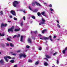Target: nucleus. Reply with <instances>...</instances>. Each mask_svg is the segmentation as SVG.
<instances>
[{"mask_svg":"<svg viewBox=\"0 0 67 67\" xmlns=\"http://www.w3.org/2000/svg\"><path fill=\"white\" fill-rule=\"evenodd\" d=\"M18 4H19V2L16 1H14L13 3V5L15 7H16Z\"/></svg>","mask_w":67,"mask_h":67,"instance_id":"f257e3e1","label":"nucleus"},{"mask_svg":"<svg viewBox=\"0 0 67 67\" xmlns=\"http://www.w3.org/2000/svg\"><path fill=\"white\" fill-rule=\"evenodd\" d=\"M14 29V26H12L10 29H9L8 30V32H10V31H11L12 32H13V30Z\"/></svg>","mask_w":67,"mask_h":67,"instance_id":"f03ea898","label":"nucleus"},{"mask_svg":"<svg viewBox=\"0 0 67 67\" xmlns=\"http://www.w3.org/2000/svg\"><path fill=\"white\" fill-rule=\"evenodd\" d=\"M10 13H12L13 15H16L15 12V11H14L11 10L10 11Z\"/></svg>","mask_w":67,"mask_h":67,"instance_id":"7ed1b4c3","label":"nucleus"},{"mask_svg":"<svg viewBox=\"0 0 67 67\" xmlns=\"http://www.w3.org/2000/svg\"><path fill=\"white\" fill-rule=\"evenodd\" d=\"M42 22H41V24H45V20H44L43 18H42Z\"/></svg>","mask_w":67,"mask_h":67,"instance_id":"20e7f679","label":"nucleus"},{"mask_svg":"<svg viewBox=\"0 0 67 67\" xmlns=\"http://www.w3.org/2000/svg\"><path fill=\"white\" fill-rule=\"evenodd\" d=\"M66 50H67V47H66L65 49L63 50V53L64 54H65L66 51Z\"/></svg>","mask_w":67,"mask_h":67,"instance_id":"39448f33","label":"nucleus"},{"mask_svg":"<svg viewBox=\"0 0 67 67\" xmlns=\"http://www.w3.org/2000/svg\"><path fill=\"white\" fill-rule=\"evenodd\" d=\"M28 41L29 43H32V39L30 38L28 39Z\"/></svg>","mask_w":67,"mask_h":67,"instance_id":"423d86ee","label":"nucleus"},{"mask_svg":"<svg viewBox=\"0 0 67 67\" xmlns=\"http://www.w3.org/2000/svg\"><path fill=\"white\" fill-rule=\"evenodd\" d=\"M7 25V24H5L4 25L2 23L1 24V27H3V26H6Z\"/></svg>","mask_w":67,"mask_h":67,"instance_id":"0eeeda50","label":"nucleus"},{"mask_svg":"<svg viewBox=\"0 0 67 67\" xmlns=\"http://www.w3.org/2000/svg\"><path fill=\"white\" fill-rule=\"evenodd\" d=\"M35 3L36 5H39V6H41V4L38 3H37V2H35Z\"/></svg>","mask_w":67,"mask_h":67,"instance_id":"6e6552de","label":"nucleus"},{"mask_svg":"<svg viewBox=\"0 0 67 67\" xmlns=\"http://www.w3.org/2000/svg\"><path fill=\"white\" fill-rule=\"evenodd\" d=\"M20 29H14V31L15 32H18V31H20Z\"/></svg>","mask_w":67,"mask_h":67,"instance_id":"1a4fd4ad","label":"nucleus"},{"mask_svg":"<svg viewBox=\"0 0 67 67\" xmlns=\"http://www.w3.org/2000/svg\"><path fill=\"white\" fill-rule=\"evenodd\" d=\"M0 63H1L2 65H3V63H4V62H3V60H1L0 61Z\"/></svg>","mask_w":67,"mask_h":67,"instance_id":"9d476101","label":"nucleus"},{"mask_svg":"<svg viewBox=\"0 0 67 67\" xmlns=\"http://www.w3.org/2000/svg\"><path fill=\"white\" fill-rule=\"evenodd\" d=\"M9 45L11 47H13L14 46V45L11 43H9Z\"/></svg>","mask_w":67,"mask_h":67,"instance_id":"9b49d317","label":"nucleus"},{"mask_svg":"<svg viewBox=\"0 0 67 67\" xmlns=\"http://www.w3.org/2000/svg\"><path fill=\"white\" fill-rule=\"evenodd\" d=\"M43 39L45 40H48L49 39V37H43Z\"/></svg>","mask_w":67,"mask_h":67,"instance_id":"f8f14e48","label":"nucleus"},{"mask_svg":"<svg viewBox=\"0 0 67 67\" xmlns=\"http://www.w3.org/2000/svg\"><path fill=\"white\" fill-rule=\"evenodd\" d=\"M23 36H21L20 41L21 42H23Z\"/></svg>","mask_w":67,"mask_h":67,"instance_id":"ddd939ff","label":"nucleus"},{"mask_svg":"<svg viewBox=\"0 0 67 67\" xmlns=\"http://www.w3.org/2000/svg\"><path fill=\"white\" fill-rule=\"evenodd\" d=\"M44 65L46 66H47V65H48V63H47V62H45L44 63Z\"/></svg>","mask_w":67,"mask_h":67,"instance_id":"4468645a","label":"nucleus"},{"mask_svg":"<svg viewBox=\"0 0 67 67\" xmlns=\"http://www.w3.org/2000/svg\"><path fill=\"white\" fill-rule=\"evenodd\" d=\"M49 37L50 38V40H51L52 42H53V40L52 39V36H49Z\"/></svg>","mask_w":67,"mask_h":67,"instance_id":"2eb2a0df","label":"nucleus"},{"mask_svg":"<svg viewBox=\"0 0 67 67\" xmlns=\"http://www.w3.org/2000/svg\"><path fill=\"white\" fill-rule=\"evenodd\" d=\"M46 57L47 58H51V57L49 56V55H46Z\"/></svg>","mask_w":67,"mask_h":67,"instance_id":"dca6fc26","label":"nucleus"},{"mask_svg":"<svg viewBox=\"0 0 67 67\" xmlns=\"http://www.w3.org/2000/svg\"><path fill=\"white\" fill-rule=\"evenodd\" d=\"M19 56L20 58H21V57H22L23 56L22 54H19Z\"/></svg>","mask_w":67,"mask_h":67,"instance_id":"f3484780","label":"nucleus"},{"mask_svg":"<svg viewBox=\"0 0 67 67\" xmlns=\"http://www.w3.org/2000/svg\"><path fill=\"white\" fill-rule=\"evenodd\" d=\"M37 14L38 16H40V15H41V13L40 12H38Z\"/></svg>","mask_w":67,"mask_h":67,"instance_id":"a211bd4d","label":"nucleus"},{"mask_svg":"<svg viewBox=\"0 0 67 67\" xmlns=\"http://www.w3.org/2000/svg\"><path fill=\"white\" fill-rule=\"evenodd\" d=\"M32 5L33 7L35 6V2H33L32 4Z\"/></svg>","mask_w":67,"mask_h":67,"instance_id":"6ab92c4d","label":"nucleus"},{"mask_svg":"<svg viewBox=\"0 0 67 67\" xmlns=\"http://www.w3.org/2000/svg\"><path fill=\"white\" fill-rule=\"evenodd\" d=\"M0 36H4V33H3V34L2 35L0 33Z\"/></svg>","mask_w":67,"mask_h":67,"instance_id":"aec40b11","label":"nucleus"},{"mask_svg":"<svg viewBox=\"0 0 67 67\" xmlns=\"http://www.w3.org/2000/svg\"><path fill=\"white\" fill-rule=\"evenodd\" d=\"M37 11H38V10L37 9H35L34 10V12H37Z\"/></svg>","mask_w":67,"mask_h":67,"instance_id":"412c9836","label":"nucleus"},{"mask_svg":"<svg viewBox=\"0 0 67 67\" xmlns=\"http://www.w3.org/2000/svg\"><path fill=\"white\" fill-rule=\"evenodd\" d=\"M10 62L12 63H14V61L13 60H12L10 61Z\"/></svg>","mask_w":67,"mask_h":67,"instance_id":"4be33fe9","label":"nucleus"},{"mask_svg":"<svg viewBox=\"0 0 67 67\" xmlns=\"http://www.w3.org/2000/svg\"><path fill=\"white\" fill-rule=\"evenodd\" d=\"M41 14L42 15H43L45 14V12H41Z\"/></svg>","mask_w":67,"mask_h":67,"instance_id":"5701e85b","label":"nucleus"},{"mask_svg":"<svg viewBox=\"0 0 67 67\" xmlns=\"http://www.w3.org/2000/svg\"><path fill=\"white\" fill-rule=\"evenodd\" d=\"M45 31H46V30L45 29V30H43L42 31V33H43V34L44 33V32H45Z\"/></svg>","mask_w":67,"mask_h":67,"instance_id":"b1692460","label":"nucleus"},{"mask_svg":"<svg viewBox=\"0 0 67 67\" xmlns=\"http://www.w3.org/2000/svg\"><path fill=\"white\" fill-rule=\"evenodd\" d=\"M57 54V52H56L55 53H54L53 54V56H55V55H56V54Z\"/></svg>","mask_w":67,"mask_h":67,"instance_id":"393cba45","label":"nucleus"},{"mask_svg":"<svg viewBox=\"0 0 67 67\" xmlns=\"http://www.w3.org/2000/svg\"><path fill=\"white\" fill-rule=\"evenodd\" d=\"M31 18L33 19H35V17L34 16H32Z\"/></svg>","mask_w":67,"mask_h":67,"instance_id":"a878e982","label":"nucleus"},{"mask_svg":"<svg viewBox=\"0 0 67 67\" xmlns=\"http://www.w3.org/2000/svg\"><path fill=\"white\" fill-rule=\"evenodd\" d=\"M7 58H9V59H11V57L9 56H7Z\"/></svg>","mask_w":67,"mask_h":67,"instance_id":"bb28decb","label":"nucleus"},{"mask_svg":"<svg viewBox=\"0 0 67 67\" xmlns=\"http://www.w3.org/2000/svg\"><path fill=\"white\" fill-rule=\"evenodd\" d=\"M7 40L8 41H11V40L9 38H7Z\"/></svg>","mask_w":67,"mask_h":67,"instance_id":"cd10ccee","label":"nucleus"},{"mask_svg":"<svg viewBox=\"0 0 67 67\" xmlns=\"http://www.w3.org/2000/svg\"><path fill=\"white\" fill-rule=\"evenodd\" d=\"M20 36V35L18 34V36H17L16 37L17 38L19 37Z\"/></svg>","mask_w":67,"mask_h":67,"instance_id":"c85d7f7f","label":"nucleus"},{"mask_svg":"<svg viewBox=\"0 0 67 67\" xmlns=\"http://www.w3.org/2000/svg\"><path fill=\"white\" fill-rule=\"evenodd\" d=\"M23 56L24 57H26V55L23 54Z\"/></svg>","mask_w":67,"mask_h":67,"instance_id":"c756f323","label":"nucleus"},{"mask_svg":"<svg viewBox=\"0 0 67 67\" xmlns=\"http://www.w3.org/2000/svg\"><path fill=\"white\" fill-rule=\"evenodd\" d=\"M23 22H22L21 23V26H23Z\"/></svg>","mask_w":67,"mask_h":67,"instance_id":"7c9ffc66","label":"nucleus"},{"mask_svg":"<svg viewBox=\"0 0 67 67\" xmlns=\"http://www.w3.org/2000/svg\"><path fill=\"white\" fill-rule=\"evenodd\" d=\"M39 51H41L42 50V47H40L39 48Z\"/></svg>","mask_w":67,"mask_h":67,"instance_id":"2f4dec72","label":"nucleus"},{"mask_svg":"<svg viewBox=\"0 0 67 67\" xmlns=\"http://www.w3.org/2000/svg\"><path fill=\"white\" fill-rule=\"evenodd\" d=\"M38 64V62H37L35 64V65H37V64Z\"/></svg>","mask_w":67,"mask_h":67,"instance_id":"473e14b6","label":"nucleus"},{"mask_svg":"<svg viewBox=\"0 0 67 67\" xmlns=\"http://www.w3.org/2000/svg\"><path fill=\"white\" fill-rule=\"evenodd\" d=\"M23 19L24 20H25V16H24L23 17Z\"/></svg>","mask_w":67,"mask_h":67,"instance_id":"72a5a7b5","label":"nucleus"},{"mask_svg":"<svg viewBox=\"0 0 67 67\" xmlns=\"http://www.w3.org/2000/svg\"><path fill=\"white\" fill-rule=\"evenodd\" d=\"M6 46H9V44L8 43H7L6 44Z\"/></svg>","mask_w":67,"mask_h":67,"instance_id":"f704fd0d","label":"nucleus"},{"mask_svg":"<svg viewBox=\"0 0 67 67\" xmlns=\"http://www.w3.org/2000/svg\"><path fill=\"white\" fill-rule=\"evenodd\" d=\"M57 26H58V27L59 28H60V25H59V24H57Z\"/></svg>","mask_w":67,"mask_h":67,"instance_id":"c9c22d12","label":"nucleus"},{"mask_svg":"<svg viewBox=\"0 0 67 67\" xmlns=\"http://www.w3.org/2000/svg\"><path fill=\"white\" fill-rule=\"evenodd\" d=\"M4 57V58L5 59V60L7 59V58H7V57Z\"/></svg>","mask_w":67,"mask_h":67,"instance_id":"e433bc0d","label":"nucleus"},{"mask_svg":"<svg viewBox=\"0 0 67 67\" xmlns=\"http://www.w3.org/2000/svg\"><path fill=\"white\" fill-rule=\"evenodd\" d=\"M26 48H30V47L29 46H26Z\"/></svg>","mask_w":67,"mask_h":67,"instance_id":"4c0bfd02","label":"nucleus"},{"mask_svg":"<svg viewBox=\"0 0 67 67\" xmlns=\"http://www.w3.org/2000/svg\"><path fill=\"white\" fill-rule=\"evenodd\" d=\"M0 13H1V14L3 15V12L2 11Z\"/></svg>","mask_w":67,"mask_h":67,"instance_id":"58836bf2","label":"nucleus"},{"mask_svg":"<svg viewBox=\"0 0 67 67\" xmlns=\"http://www.w3.org/2000/svg\"><path fill=\"white\" fill-rule=\"evenodd\" d=\"M32 62V61L31 60H29V62L30 63H31Z\"/></svg>","mask_w":67,"mask_h":67,"instance_id":"ea45409f","label":"nucleus"},{"mask_svg":"<svg viewBox=\"0 0 67 67\" xmlns=\"http://www.w3.org/2000/svg\"><path fill=\"white\" fill-rule=\"evenodd\" d=\"M56 37H57L56 36H53V38H56Z\"/></svg>","mask_w":67,"mask_h":67,"instance_id":"a19ab883","label":"nucleus"},{"mask_svg":"<svg viewBox=\"0 0 67 67\" xmlns=\"http://www.w3.org/2000/svg\"><path fill=\"white\" fill-rule=\"evenodd\" d=\"M34 33H35V34H36V33H37V31H35L34 32Z\"/></svg>","mask_w":67,"mask_h":67,"instance_id":"79ce46f5","label":"nucleus"},{"mask_svg":"<svg viewBox=\"0 0 67 67\" xmlns=\"http://www.w3.org/2000/svg\"><path fill=\"white\" fill-rule=\"evenodd\" d=\"M29 9H30V10H32V9L31 8V7H30V6H29Z\"/></svg>","mask_w":67,"mask_h":67,"instance_id":"37998d69","label":"nucleus"},{"mask_svg":"<svg viewBox=\"0 0 67 67\" xmlns=\"http://www.w3.org/2000/svg\"><path fill=\"white\" fill-rule=\"evenodd\" d=\"M57 63L58 64V63H59V61L58 60H57Z\"/></svg>","mask_w":67,"mask_h":67,"instance_id":"c03bdc74","label":"nucleus"},{"mask_svg":"<svg viewBox=\"0 0 67 67\" xmlns=\"http://www.w3.org/2000/svg\"><path fill=\"white\" fill-rule=\"evenodd\" d=\"M16 36V35H15L14 37H13V38H15V37H16V36Z\"/></svg>","mask_w":67,"mask_h":67,"instance_id":"a18cd8bd","label":"nucleus"},{"mask_svg":"<svg viewBox=\"0 0 67 67\" xmlns=\"http://www.w3.org/2000/svg\"><path fill=\"white\" fill-rule=\"evenodd\" d=\"M49 7H52V5L51 4H50L49 5Z\"/></svg>","mask_w":67,"mask_h":67,"instance_id":"49530a36","label":"nucleus"},{"mask_svg":"<svg viewBox=\"0 0 67 67\" xmlns=\"http://www.w3.org/2000/svg\"><path fill=\"white\" fill-rule=\"evenodd\" d=\"M14 19L15 20H17V19L15 18H14Z\"/></svg>","mask_w":67,"mask_h":67,"instance_id":"de8ad7c7","label":"nucleus"},{"mask_svg":"<svg viewBox=\"0 0 67 67\" xmlns=\"http://www.w3.org/2000/svg\"><path fill=\"white\" fill-rule=\"evenodd\" d=\"M50 11H53V9L50 8Z\"/></svg>","mask_w":67,"mask_h":67,"instance_id":"09e8293b","label":"nucleus"},{"mask_svg":"<svg viewBox=\"0 0 67 67\" xmlns=\"http://www.w3.org/2000/svg\"><path fill=\"white\" fill-rule=\"evenodd\" d=\"M56 21L57 22L58 24H59V21H58V20H57Z\"/></svg>","mask_w":67,"mask_h":67,"instance_id":"8fccbe9b","label":"nucleus"},{"mask_svg":"<svg viewBox=\"0 0 67 67\" xmlns=\"http://www.w3.org/2000/svg\"><path fill=\"white\" fill-rule=\"evenodd\" d=\"M17 53H20V50H18L17 51Z\"/></svg>","mask_w":67,"mask_h":67,"instance_id":"3c124183","label":"nucleus"},{"mask_svg":"<svg viewBox=\"0 0 67 67\" xmlns=\"http://www.w3.org/2000/svg\"><path fill=\"white\" fill-rule=\"evenodd\" d=\"M38 36H40V37H41L42 36V35H41V34H39L38 35Z\"/></svg>","mask_w":67,"mask_h":67,"instance_id":"603ef678","label":"nucleus"},{"mask_svg":"<svg viewBox=\"0 0 67 67\" xmlns=\"http://www.w3.org/2000/svg\"><path fill=\"white\" fill-rule=\"evenodd\" d=\"M6 62H8V60L7 59L5 60Z\"/></svg>","mask_w":67,"mask_h":67,"instance_id":"864d4df0","label":"nucleus"},{"mask_svg":"<svg viewBox=\"0 0 67 67\" xmlns=\"http://www.w3.org/2000/svg\"><path fill=\"white\" fill-rule=\"evenodd\" d=\"M14 67H18V66H17V65H15L14 66Z\"/></svg>","mask_w":67,"mask_h":67,"instance_id":"5fc2aeb1","label":"nucleus"},{"mask_svg":"<svg viewBox=\"0 0 67 67\" xmlns=\"http://www.w3.org/2000/svg\"><path fill=\"white\" fill-rule=\"evenodd\" d=\"M12 54L13 55H16V54L15 53L13 54Z\"/></svg>","mask_w":67,"mask_h":67,"instance_id":"6e6d98bb","label":"nucleus"},{"mask_svg":"<svg viewBox=\"0 0 67 67\" xmlns=\"http://www.w3.org/2000/svg\"><path fill=\"white\" fill-rule=\"evenodd\" d=\"M10 18H12V16L10 15Z\"/></svg>","mask_w":67,"mask_h":67,"instance_id":"4d7b16f0","label":"nucleus"},{"mask_svg":"<svg viewBox=\"0 0 67 67\" xmlns=\"http://www.w3.org/2000/svg\"><path fill=\"white\" fill-rule=\"evenodd\" d=\"M23 12L24 13H25V10H24Z\"/></svg>","mask_w":67,"mask_h":67,"instance_id":"13d9d810","label":"nucleus"},{"mask_svg":"<svg viewBox=\"0 0 67 67\" xmlns=\"http://www.w3.org/2000/svg\"><path fill=\"white\" fill-rule=\"evenodd\" d=\"M41 24H41V23H39V25H41Z\"/></svg>","mask_w":67,"mask_h":67,"instance_id":"bf43d9fd","label":"nucleus"},{"mask_svg":"<svg viewBox=\"0 0 67 67\" xmlns=\"http://www.w3.org/2000/svg\"><path fill=\"white\" fill-rule=\"evenodd\" d=\"M43 15V16H45V17H46V16L45 15Z\"/></svg>","mask_w":67,"mask_h":67,"instance_id":"052dcab7","label":"nucleus"},{"mask_svg":"<svg viewBox=\"0 0 67 67\" xmlns=\"http://www.w3.org/2000/svg\"><path fill=\"white\" fill-rule=\"evenodd\" d=\"M8 22H11V21H8Z\"/></svg>","mask_w":67,"mask_h":67,"instance_id":"680f3d73","label":"nucleus"},{"mask_svg":"<svg viewBox=\"0 0 67 67\" xmlns=\"http://www.w3.org/2000/svg\"><path fill=\"white\" fill-rule=\"evenodd\" d=\"M40 39H41V40H43V38H40Z\"/></svg>","mask_w":67,"mask_h":67,"instance_id":"e2e57ef3","label":"nucleus"},{"mask_svg":"<svg viewBox=\"0 0 67 67\" xmlns=\"http://www.w3.org/2000/svg\"><path fill=\"white\" fill-rule=\"evenodd\" d=\"M31 34H32V31H31Z\"/></svg>","mask_w":67,"mask_h":67,"instance_id":"0e129e2a","label":"nucleus"},{"mask_svg":"<svg viewBox=\"0 0 67 67\" xmlns=\"http://www.w3.org/2000/svg\"><path fill=\"white\" fill-rule=\"evenodd\" d=\"M44 4H46V3H44Z\"/></svg>","mask_w":67,"mask_h":67,"instance_id":"69168bd1","label":"nucleus"},{"mask_svg":"<svg viewBox=\"0 0 67 67\" xmlns=\"http://www.w3.org/2000/svg\"><path fill=\"white\" fill-rule=\"evenodd\" d=\"M1 54V52H0V54Z\"/></svg>","mask_w":67,"mask_h":67,"instance_id":"338daca9","label":"nucleus"},{"mask_svg":"<svg viewBox=\"0 0 67 67\" xmlns=\"http://www.w3.org/2000/svg\"><path fill=\"white\" fill-rule=\"evenodd\" d=\"M46 60H47V58H46Z\"/></svg>","mask_w":67,"mask_h":67,"instance_id":"774afa93","label":"nucleus"}]
</instances>
